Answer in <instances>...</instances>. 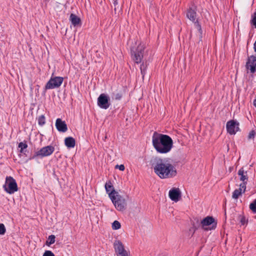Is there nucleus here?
Listing matches in <instances>:
<instances>
[{
    "instance_id": "1",
    "label": "nucleus",
    "mask_w": 256,
    "mask_h": 256,
    "mask_svg": "<svg viewBox=\"0 0 256 256\" xmlns=\"http://www.w3.org/2000/svg\"><path fill=\"white\" fill-rule=\"evenodd\" d=\"M150 164L155 174L160 178H171L176 175V168L167 158L153 156L150 160Z\"/></svg>"
},
{
    "instance_id": "2",
    "label": "nucleus",
    "mask_w": 256,
    "mask_h": 256,
    "mask_svg": "<svg viewBox=\"0 0 256 256\" xmlns=\"http://www.w3.org/2000/svg\"><path fill=\"white\" fill-rule=\"evenodd\" d=\"M152 144L156 151L162 154L169 152L173 146V140L170 136L156 132L152 136Z\"/></svg>"
},
{
    "instance_id": "3",
    "label": "nucleus",
    "mask_w": 256,
    "mask_h": 256,
    "mask_svg": "<svg viewBox=\"0 0 256 256\" xmlns=\"http://www.w3.org/2000/svg\"><path fill=\"white\" fill-rule=\"evenodd\" d=\"M109 196L118 210L123 212L126 209L127 206L126 200L117 192H111L109 194Z\"/></svg>"
},
{
    "instance_id": "4",
    "label": "nucleus",
    "mask_w": 256,
    "mask_h": 256,
    "mask_svg": "<svg viewBox=\"0 0 256 256\" xmlns=\"http://www.w3.org/2000/svg\"><path fill=\"white\" fill-rule=\"evenodd\" d=\"M4 188L5 191L10 194H14L18 190V185L16 180L10 176H6Z\"/></svg>"
},
{
    "instance_id": "5",
    "label": "nucleus",
    "mask_w": 256,
    "mask_h": 256,
    "mask_svg": "<svg viewBox=\"0 0 256 256\" xmlns=\"http://www.w3.org/2000/svg\"><path fill=\"white\" fill-rule=\"evenodd\" d=\"M144 50V46L141 44H140L136 48H133L131 49L132 56L135 62L139 64L142 62Z\"/></svg>"
},
{
    "instance_id": "6",
    "label": "nucleus",
    "mask_w": 256,
    "mask_h": 256,
    "mask_svg": "<svg viewBox=\"0 0 256 256\" xmlns=\"http://www.w3.org/2000/svg\"><path fill=\"white\" fill-rule=\"evenodd\" d=\"M200 224L205 230H214L216 228L217 224L214 218L210 216H208L204 218Z\"/></svg>"
},
{
    "instance_id": "7",
    "label": "nucleus",
    "mask_w": 256,
    "mask_h": 256,
    "mask_svg": "<svg viewBox=\"0 0 256 256\" xmlns=\"http://www.w3.org/2000/svg\"><path fill=\"white\" fill-rule=\"evenodd\" d=\"M114 247L116 256H130V252L124 249V244L120 240H115Z\"/></svg>"
},
{
    "instance_id": "8",
    "label": "nucleus",
    "mask_w": 256,
    "mask_h": 256,
    "mask_svg": "<svg viewBox=\"0 0 256 256\" xmlns=\"http://www.w3.org/2000/svg\"><path fill=\"white\" fill-rule=\"evenodd\" d=\"M64 78L60 76H55L51 78L46 83L45 88L53 89L56 88H58L62 83Z\"/></svg>"
},
{
    "instance_id": "9",
    "label": "nucleus",
    "mask_w": 256,
    "mask_h": 256,
    "mask_svg": "<svg viewBox=\"0 0 256 256\" xmlns=\"http://www.w3.org/2000/svg\"><path fill=\"white\" fill-rule=\"evenodd\" d=\"M98 105L102 108H108L110 105L109 96L104 94H100L98 98Z\"/></svg>"
},
{
    "instance_id": "10",
    "label": "nucleus",
    "mask_w": 256,
    "mask_h": 256,
    "mask_svg": "<svg viewBox=\"0 0 256 256\" xmlns=\"http://www.w3.org/2000/svg\"><path fill=\"white\" fill-rule=\"evenodd\" d=\"M239 123L234 120L228 121L226 127L228 132L230 134H234L240 130Z\"/></svg>"
},
{
    "instance_id": "11",
    "label": "nucleus",
    "mask_w": 256,
    "mask_h": 256,
    "mask_svg": "<svg viewBox=\"0 0 256 256\" xmlns=\"http://www.w3.org/2000/svg\"><path fill=\"white\" fill-rule=\"evenodd\" d=\"M54 148L51 146H48L42 148L40 150L36 152L35 155L32 157L34 158L36 156H50L54 152Z\"/></svg>"
},
{
    "instance_id": "12",
    "label": "nucleus",
    "mask_w": 256,
    "mask_h": 256,
    "mask_svg": "<svg viewBox=\"0 0 256 256\" xmlns=\"http://www.w3.org/2000/svg\"><path fill=\"white\" fill-rule=\"evenodd\" d=\"M246 66L247 69L250 70V72L254 73L256 67V57L252 56L248 58Z\"/></svg>"
},
{
    "instance_id": "13",
    "label": "nucleus",
    "mask_w": 256,
    "mask_h": 256,
    "mask_svg": "<svg viewBox=\"0 0 256 256\" xmlns=\"http://www.w3.org/2000/svg\"><path fill=\"white\" fill-rule=\"evenodd\" d=\"M181 196V192L178 188H172L169 192L170 198L176 202L179 200Z\"/></svg>"
},
{
    "instance_id": "14",
    "label": "nucleus",
    "mask_w": 256,
    "mask_h": 256,
    "mask_svg": "<svg viewBox=\"0 0 256 256\" xmlns=\"http://www.w3.org/2000/svg\"><path fill=\"white\" fill-rule=\"evenodd\" d=\"M56 126L58 130L60 132H64L68 130V127L66 122L62 121L60 118L56 119Z\"/></svg>"
},
{
    "instance_id": "15",
    "label": "nucleus",
    "mask_w": 256,
    "mask_h": 256,
    "mask_svg": "<svg viewBox=\"0 0 256 256\" xmlns=\"http://www.w3.org/2000/svg\"><path fill=\"white\" fill-rule=\"evenodd\" d=\"M246 186H245V183H242L240 184V188L236 189L234 190L232 194V198L234 200H237L238 197L242 196V193L246 191Z\"/></svg>"
},
{
    "instance_id": "16",
    "label": "nucleus",
    "mask_w": 256,
    "mask_h": 256,
    "mask_svg": "<svg viewBox=\"0 0 256 256\" xmlns=\"http://www.w3.org/2000/svg\"><path fill=\"white\" fill-rule=\"evenodd\" d=\"M198 14L196 6L194 2H191L187 8L186 16H196Z\"/></svg>"
},
{
    "instance_id": "17",
    "label": "nucleus",
    "mask_w": 256,
    "mask_h": 256,
    "mask_svg": "<svg viewBox=\"0 0 256 256\" xmlns=\"http://www.w3.org/2000/svg\"><path fill=\"white\" fill-rule=\"evenodd\" d=\"M189 19L194 22V26L198 31V36H199V41H202V34L200 25L199 24L196 17H188Z\"/></svg>"
},
{
    "instance_id": "18",
    "label": "nucleus",
    "mask_w": 256,
    "mask_h": 256,
    "mask_svg": "<svg viewBox=\"0 0 256 256\" xmlns=\"http://www.w3.org/2000/svg\"><path fill=\"white\" fill-rule=\"evenodd\" d=\"M238 174L240 176V180L242 182V183H245V186H246L248 180L247 172L245 171L244 168H242L238 171Z\"/></svg>"
},
{
    "instance_id": "19",
    "label": "nucleus",
    "mask_w": 256,
    "mask_h": 256,
    "mask_svg": "<svg viewBox=\"0 0 256 256\" xmlns=\"http://www.w3.org/2000/svg\"><path fill=\"white\" fill-rule=\"evenodd\" d=\"M64 144L68 148H74L76 145V140L72 137H67L64 139Z\"/></svg>"
},
{
    "instance_id": "20",
    "label": "nucleus",
    "mask_w": 256,
    "mask_h": 256,
    "mask_svg": "<svg viewBox=\"0 0 256 256\" xmlns=\"http://www.w3.org/2000/svg\"><path fill=\"white\" fill-rule=\"evenodd\" d=\"M70 20L74 26H81V20L80 17H70Z\"/></svg>"
},
{
    "instance_id": "21",
    "label": "nucleus",
    "mask_w": 256,
    "mask_h": 256,
    "mask_svg": "<svg viewBox=\"0 0 256 256\" xmlns=\"http://www.w3.org/2000/svg\"><path fill=\"white\" fill-rule=\"evenodd\" d=\"M105 188L107 192H108V194L111 192L112 191H115L114 190L113 186L112 184L110 182H106L105 184Z\"/></svg>"
},
{
    "instance_id": "22",
    "label": "nucleus",
    "mask_w": 256,
    "mask_h": 256,
    "mask_svg": "<svg viewBox=\"0 0 256 256\" xmlns=\"http://www.w3.org/2000/svg\"><path fill=\"white\" fill-rule=\"evenodd\" d=\"M55 236L54 235H50L48 236V240L46 242L47 246H50V244H53L55 242Z\"/></svg>"
},
{
    "instance_id": "23",
    "label": "nucleus",
    "mask_w": 256,
    "mask_h": 256,
    "mask_svg": "<svg viewBox=\"0 0 256 256\" xmlns=\"http://www.w3.org/2000/svg\"><path fill=\"white\" fill-rule=\"evenodd\" d=\"M121 224L118 220H114L112 224V228L113 230H118L120 228Z\"/></svg>"
},
{
    "instance_id": "24",
    "label": "nucleus",
    "mask_w": 256,
    "mask_h": 256,
    "mask_svg": "<svg viewBox=\"0 0 256 256\" xmlns=\"http://www.w3.org/2000/svg\"><path fill=\"white\" fill-rule=\"evenodd\" d=\"M28 144L26 142H20L18 144V148H20V152H24V150L27 148Z\"/></svg>"
},
{
    "instance_id": "25",
    "label": "nucleus",
    "mask_w": 256,
    "mask_h": 256,
    "mask_svg": "<svg viewBox=\"0 0 256 256\" xmlns=\"http://www.w3.org/2000/svg\"><path fill=\"white\" fill-rule=\"evenodd\" d=\"M250 208L254 212L256 213V200L250 204Z\"/></svg>"
},
{
    "instance_id": "26",
    "label": "nucleus",
    "mask_w": 256,
    "mask_h": 256,
    "mask_svg": "<svg viewBox=\"0 0 256 256\" xmlns=\"http://www.w3.org/2000/svg\"><path fill=\"white\" fill-rule=\"evenodd\" d=\"M38 123L40 126H42L45 124V117L44 115H42L38 118Z\"/></svg>"
},
{
    "instance_id": "27",
    "label": "nucleus",
    "mask_w": 256,
    "mask_h": 256,
    "mask_svg": "<svg viewBox=\"0 0 256 256\" xmlns=\"http://www.w3.org/2000/svg\"><path fill=\"white\" fill-rule=\"evenodd\" d=\"M240 222L242 225L247 224V223L248 222V220L246 219L244 216H240Z\"/></svg>"
},
{
    "instance_id": "28",
    "label": "nucleus",
    "mask_w": 256,
    "mask_h": 256,
    "mask_svg": "<svg viewBox=\"0 0 256 256\" xmlns=\"http://www.w3.org/2000/svg\"><path fill=\"white\" fill-rule=\"evenodd\" d=\"M114 98L116 100H120L122 98V94L120 92H117L116 94H114Z\"/></svg>"
},
{
    "instance_id": "29",
    "label": "nucleus",
    "mask_w": 256,
    "mask_h": 256,
    "mask_svg": "<svg viewBox=\"0 0 256 256\" xmlns=\"http://www.w3.org/2000/svg\"><path fill=\"white\" fill-rule=\"evenodd\" d=\"M6 230L3 224H0V234H4L6 232Z\"/></svg>"
},
{
    "instance_id": "30",
    "label": "nucleus",
    "mask_w": 256,
    "mask_h": 256,
    "mask_svg": "<svg viewBox=\"0 0 256 256\" xmlns=\"http://www.w3.org/2000/svg\"><path fill=\"white\" fill-rule=\"evenodd\" d=\"M256 133L254 130H251L248 135V139H254L256 135Z\"/></svg>"
},
{
    "instance_id": "31",
    "label": "nucleus",
    "mask_w": 256,
    "mask_h": 256,
    "mask_svg": "<svg viewBox=\"0 0 256 256\" xmlns=\"http://www.w3.org/2000/svg\"><path fill=\"white\" fill-rule=\"evenodd\" d=\"M146 68V66L143 64H141L140 69L141 74L143 78H144V74H145Z\"/></svg>"
},
{
    "instance_id": "32",
    "label": "nucleus",
    "mask_w": 256,
    "mask_h": 256,
    "mask_svg": "<svg viewBox=\"0 0 256 256\" xmlns=\"http://www.w3.org/2000/svg\"><path fill=\"white\" fill-rule=\"evenodd\" d=\"M43 256H55L51 251L46 250L44 252Z\"/></svg>"
},
{
    "instance_id": "33",
    "label": "nucleus",
    "mask_w": 256,
    "mask_h": 256,
    "mask_svg": "<svg viewBox=\"0 0 256 256\" xmlns=\"http://www.w3.org/2000/svg\"><path fill=\"white\" fill-rule=\"evenodd\" d=\"M112 4L114 6V10L116 11V6L118 5V0H112Z\"/></svg>"
},
{
    "instance_id": "34",
    "label": "nucleus",
    "mask_w": 256,
    "mask_h": 256,
    "mask_svg": "<svg viewBox=\"0 0 256 256\" xmlns=\"http://www.w3.org/2000/svg\"><path fill=\"white\" fill-rule=\"evenodd\" d=\"M251 23L256 28V17H253L251 20Z\"/></svg>"
},
{
    "instance_id": "35",
    "label": "nucleus",
    "mask_w": 256,
    "mask_h": 256,
    "mask_svg": "<svg viewBox=\"0 0 256 256\" xmlns=\"http://www.w3.org/2000/svg\"><path fill=\"white\" fill-rule=\"evenodd\" d=\"M116 168H119V170H122V171H123V170H124V165H123V164H120V166H118V165H116Z\"/></svg>"
},
{
    "instance_id": "36",
    "label": "nucleus",
    "mask_w": 256,
    "mask_h": 256,
    "mask_svg": "<svg viewBox=\"0 0 256 256\" xmlns=\"http://www.w3.org/2000/svg\"><path fill=\"white\" fill-rule=\"evenodd\" d=\"M253 104H254V106L256 108V99H255L254 100Z\"/></svg>"
},
{
    "instance_id": "37",
    "label": "nucleus",
    "mask_w": 256,
    "mask_h": 256,
    "mask_svg": "<svg viewBox=\"0 0 256 256\" xmlns=\"http://www.w3.org/2000/svg\"><path fill=\"white\" fill-rule=\"evenodd\" d=\"M70 16H76L75 14H71Z\"/></svg>"
},
{
    "instance_id": "38",
    "label": "nucleus",
    "mask_w": 256,
    "mask_h": 256,
    "mask_svg": "<svg viewBox=\"0 0 256 256\" xmlns=\"http://www.w3.org/2000/svg\"><path fill=\"white\" fill-rule=\"evenodd\" d=\"M252 16H256V12L254 14V15Z\"/></svg>"
}]
</instances>
